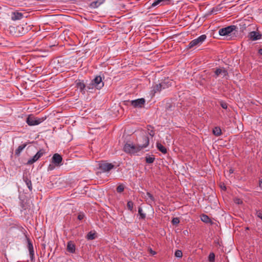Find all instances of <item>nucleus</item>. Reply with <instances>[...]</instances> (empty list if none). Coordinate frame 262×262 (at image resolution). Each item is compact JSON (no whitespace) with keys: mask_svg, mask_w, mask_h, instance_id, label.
<instances>
[{"mask_svg":"<svg viewBox=\"0 0 262 262\" xmlns=\"http://www.w3.org/2000/svg\"><path fill=\"white\" fill-rule=\"evenodd\" d=\"M143 143L134 144L132 143H126L123 147V150L126 154L130 155H139L140 153L144 152L143 149L148 146L149 139L147 137H143Z\"/></svg>","mask_w":262,"mask_h":262,"instance_id":"obj_1","label":"nucleus"},{"mask_svg":"<svg viewBox=\"0 0 262 262\" xmlns=\"http://www.w3.org/2000/svg\"><path fill=\"white\" fill-rule=\"evenodd\" d=\"M104 86V83L102 81L100 76H97L89 84H87L86 89L88 90H93L94 89L97 90L101 89Z\"/></svg>","mask_w":262,"mask_h":262,"instance_id":"obj_2","label":"nucleus"},{"mask_svg":"<svg viewBox=\"0 0 262 262\" xmlns=\"http://www.w3.org/2000/svg\"><path fill=\"white\" fill-rule=\"evenodd\" d=\"M206 35L203 34L191 40L187 46V48L191 49L195 46H200L206 40Z\"/></svg>","mask_w":262,"mask_h":262,"instance_id":"obj_3","label":"nucleus"},{"mask_svg":"<svg viewBox=\"0 0 262 262\" xmlns=\"http://www.w3.org/2000/svg\"><path fill=\"white\" fill-rule=\"evenodd\" d=\"M42 118L35 117L33 115H29L27 118L26 122L30 126L38 125L44 121Z\"/></svg>","mask_w":262,"mask_h":262,"instance_id":"obj_4","label":"nucleus"},{"mask_svg":"<svg viewBox=\"0 0 262 262\" xmlns=\"http://www.w3.org/2000/svg\"><path fill=\"white\" fill-rule=\"evenodd\" d=\"M237 27L234 25H231L225 28H221L219 31V34L221 36L229 35L233 31L236 30Z\"/></svg>","mask_w":262,"mask_h":262,"instance_id":"obj_5","label":"nucleus"},{"mask_svg":"<svg viewBox=\"0 0 262 262\" xmlns=\"http://www.w3.org/2000/svg\"><path fill=\"white\" fill-rule=\"evenodd\" d=\"M45 151L43 149L39 150L32 158H30L27 162V165H31L39 159L44 154Z\"/></svg>","mask_w":262,"mask_h":262,"instance_id":"obj_6","label":"nucleus"},{"mask_svg":"<svg viewBox=\"0 0 262 262\" xmlns=\"http://www.w3.org/2000/svg\"><path fill=\"white\" fill-rule=\"evenodd\" d=\"M130 104L136 108H142L143 107L145 100L144 98H140L130 101Z\"/></svg>","mask_w":262,"mask_h":262,"instance_id":"obj_7","label":"nucleus"},{"mask_svg":"<svg viewBox=\"0 0 262 262\" xmlns=\"http://www.w3.org/2000/svg\"><path fill=\"white\" fill-rule=\"evenodd\" d=\"M27 242V248L29 252V254L31 260H33L34 258V251L33 248V244L31 240L26 236Z\"/></svg>","mask_w":262,"mask_h":262,"instance_id":"obj_8","label":"nucleus"},{"mask_svg":"<svg viewBox=\"0 0 262 262\" xmlns=\"http://www.w3.org/2000/svg\"><path fill=\"white\" fill-rule=\"evenodd\" d=\"M62 161V157L58 154H55L52 158V163L56 166L61 165Z\"/></svg>","mask_w":262,"mask_h":262,"instance_id":"obj_9","label":"nucleus"},{"mask_svg":"<svg viewBox=\"0 0 262 262\" xmlns=\"http://www.w3.org/2000/svg\"><path fill=\"white\" fill-rule=\"evenodd\" d=\"M114 167V165L112 164L106 162H102L99 164V168L103 172L109 171L110 170L113 169Z\"/></svg>","mask_w":262,"mask_h":262,"instance_id":"obj_10","label":"nucleus"},{"mask_svg":"<svg viewBox=\"0 0 262 262\" xmlns=\"http://www.w3.org/2000/svg\"><path fill=\"white\" fill-rule=\"evenodd\" d=\"M75 83L76 88L79 89L82 94H84L85 89L86 88V85H85L84 83L80 80H76Z\"/></svg>","mask_w":262,"mask_h":262,"instance_id":"obj_11","label":"nucleus"},{"mask_svg":"<svg viewBox=\"0 0 262 262\" xmlns=\"http://www.w3.org/2000/svg\"><path fill=\"white\" fill-rule=\"evenodd\" d=\"M24 17V14L19 12H13L12 13L11 19L12 20H17L22 19Z\"/></svg>","mask_w":262,"mask_h":262,"instance_id":"obj_12","label":"nucleus"},{"mask_svg":"<svg viewBox=\"0 0 262 262\" xmlns=\"http://www.w3.org/2000/svg\"><path fill=\"white\" fill-rule=\"evenodd\" d=\"M261 34L256 31H252L249 33V37L252 40H256L261 38Z\"/></svg>","mask_w":262,"mask_h":262,"instance_id":"obj_13","label":"nucleus"},{"mask_svg":"<svg viewBox=\"0 0 262 262\" xmlns=\"http://www.w3.org/2000/svg\"><path fill=\"white\" fill-rule=\"evenodd\" d=\"M215 75L216 76L222 75L223 76V77H226V76L228 75V72L224 68H218L216 69L215 71Z\"/></svg>","mask_w":262,"mask_h":262,"instance_id":"obj_14","label":"nucleus"},{"mask_svg":"<svg viewBox=\"0 0 262 262\" xmlns=\"http://www.w3.org/2000/svg\"><path fill=\"white\" fill-rule=\"evenodd\" d=\"M144 198L147 203L150 205L154 203L155 200L153 195L148 192L144 195Z\"/></svg>","mask_w":262,"mask_h":262,"instance_id":"obj_15","label":"nucleus"},{"mask_svg":"<svg viewBox=\"0 0 262 262\" xmlns=\"http://www.w3.org/2000/svg\"><path fill=\"white\" fill-rule=\"evenodd\" d=\"M67 250L71 253L75 252V246L72 241H70L68 243Z\"/></svg>","mask_w":262,"mask_h":262,"instance_id":"obj_16","label":"nucleus"},{"mask_svg":"<svg viewBox=\"0 0 262 262\" xmlns=\"http://www.w3.org/2000/svg\"><path fill=\"white\" fill-rule=\"evenodd\" d=\"M172 81L167 79L164 80L163 82L160 83L162 87L163 90L168 88L172 85Z\"/></svg>","mask_w":262,"mask_h":262,"instance_id":"obj_17","label":"nucleus"},{"mask_svg":"<svg viewBox=\"0 0 262 262\" xmlns=\"http://www.w3.org/2000/svg\"><path fill=\"white\" fill-rule=\"evenodd\" d=\"M163 90L161 83L156 84L152 88L151 92L155 94L158 92H160Z\"/></svg>","mask_w":262,"mask_h":262,"instance_id":"obj_18","label":"nucleus"},{"mask_svg":"<svg viewBox=\"0 0 262 262\" xmlns=\"http://www.w3.org/2000/svg\"><path fill=\"white\" fill-rule=\"evenodd\" d=\"M27 146V144H23L20 145H19L18 148L15 150V155L17 156H19L21 151L23 150V149L26 147Z\"/></svg>","mask_w":262,"mask_h":262,"instance_id":"obj_19","label":"nucleus"},{"mask_svg":"<svg viewBox=\"0 0 262 262\" xmlns=\"http://www.w3.org/2000/svg\"><path fill=\"white\" fill-rule=\"evenodd\" d=\"M157 148L158 149L159 151H160L163 154H166L167 152L166 148L162 145L160 143H157L156 144Z\"/></svg>","mask_w":262,"mask_h":262,"instance_id":"obj_20","label":"nucleus"},{"mask_svg":"<svg viewBox=\"0 0 262 262\" xmlns=\"http://www.w3.org/2000/svg\"><path fill=\"white\" fill-rule=\"evenodd\" d=\"M201 221L204 223H208L211 222L210 218L206 214H202L201 216Z\"/></svg>","mask_w":262,"mask_h":262,"instance_id":"obj_21","label":"nucleus"},{"mask_svg":"<svg viewBox=\"0 0 262 262\" xmlns=\"http://www.w3.org/2000/svg\"><path fill=\"white\" fill-rule=\"evenodd\" d=\"M213 133L214 135H215L216 136H219L221 135L222 134V131H221V128L219 127H214V128L213 129Z\"/></svg>","mask_w":262,"mask_h":262,"instance_id":"obj_22","label":"nucleus"},{"mask_svg":"<svg viewBox=\"0 0 262 262\" xmlns=\"http://www.w3.org/2000/svg\"><path fill=\"white\" fill-rule=\"evenodd\" d=\"M103 1H94L92 2L91 4V6L93 8H97L99 7L101 4H102Z\"/></svg>","mask_w":262,"mask_h":262,"instance_id":"obj_23","label":"nucleus"},{"mask_svg":"<svg viewBox=\"0 0 262 262\" xmlns=\"http://www.w3.org/2000/svg\"><path fill=\"white\" fill-rule=\"evenodd\" d=\"M96 237L95 233L92 231H90L86 235V238L88 240H92L95 239Z\"/></svg>","mask_w":262,"mask_h":262,"instance_id":"obj_24","label":"nucleus"},{"mask_svg":"<svg viewBox=\"0 0 262 262\" xmlns=\"http://www.w3.org/2000/svg\"><path fill=\"white\" fill-rule=\"evenodd\" d=\"M24 181H25L26 184L28 188H29V189L30 191H31L32 189V183H31V180L26 178V179H24Z\"/></svg>","mask_w":262,"mask_h":262,"instance_id":"obj_25","label":"nucleus"},{"mask_svg":"<svg viewBox=\"0 0 262 262\" xmlns=\"http://www.w3.org/2000/svg\"><path fill=\"white\" fill-rule=\"evenodd\" d=\"M208 260L209 262H214L215 260V254L212 252L209 255Z\"/></svg>","mask_w":262,"mask_h":262,"instance_id":"obj_26","label":"nucleus"},{"mask_svg":"<svg viewBox=\"0 0 262 262\" xmlns=\"http://www.w3.org/2000/svg\"><path fill=\"white\" fill-rule=\"evenodd\" d=\"M138 213L140 214L141 218L144 219L146 214L143 212V210L141 207L138 208Z\"/></svg>","mask_w":262,"mask_h":262,"instance_id":"obj_27","label":"nucleus"},{"mask_svg":"<svg viewBox=\"0 0 262 262\" xmlns=\"http://www.w3.org/2000/svg\"><path fill=\"white\" fill-rule=\"evenodd\" d=\"M155 160V158L152 157H146V162L147 163L150 164L154 162Z\"/></svg>","mask_w":262,"mask_h":262,"instance_id":"obj_28","label":"nucleus"},{"mask_svg":"<svg viewBox=\"0 0 262 262\" xmlns=\"http://www.w3.org/2000/svg\"><path fill=\"white\" fill-rule=\"evenodd\" d=\"M127 206L128 210L132 211L134 207V203L132 201H128Z\"/></svg>","mask_w":262,"mask_h":262,"instance_id":"obj_29","label":"nucleus"},{"mask_svg":"<svg viewBox=\"0 0 262 262\" xmlns=\"http://www.w3.org/2000/svg\"><path fill=\"white\" fill-rule=\"evenodd\" d=\"M174 255L177 257L181 258L182 257V252L181 250H176L174 253Z\"/></svg>","mask_w":262,"mask_h":262,"instance_id":"obj_30","label":"nucleus"},{"mask_svg":"<svg viewBox=\"0 0 262 262\" xmlns=\"http://www.w3.org/2000/svg\"><path fill=\"white\" fill-rule=\"evenodd\" d=\"M157 6H161L160 0H155L154 3L151 4L152 7H155Z\"/></svg>","mask_w":262,"mask_h":262,"instance_id":"obj_31","label":"nucleus"},{"mask_svg":"<svg viewBox=\"0 0 262 262\" xmlns=\"http://www.w3.org/2000/svg\"><path fill=\"white\" fill-rule=\"evenodd\" d=\"M124 189V187L123 185H120L117 187V191L119 193L122 192Z\"/></svg>","mask_w":262,"mask_h":262,"instance_id":"obj_32","label":"nucleus"},{"mask_svg":"<svg viewBox=\"0 0 262 262\" xmlns=\"http://www.w3.org/2000/svg\"><path fill=\"white\" fill-rule=\"evenodd\" d=\"M160 3H161V5H162V6L167 5L170 2V0H160Z\"/></svg>","mask_w":262,"mask_h":262,"instance_id":"obj_33","label":"nucleus"},{"mask_svg":"<svg viewBox=\"0 0 262 262\" xmlns=\"http://www.w3.org/2000/svg\"><path fill=\"white\" fill-rule=\"evenodd\" d=\"M180 222L179 219L178 217H174L172 220V223L174 224H178Z\"/></svg>","mask_w":262,"mask_h":262,"instance_id":"obj_34","label":"nucleus"},{"mask_svg":"<svg viewBox=\"0 0 262 262\" xmlns=\"http://www.w3.org/2000/svg\"><path fill=\"white\" fill-rule=\"evenodd\" d=\"M77 217L79 220H82L84 217V214L83 213H80L78 214Z\"/></svg>","mask_w":262,"mask_h":262,"instance_id":"obj_35","label":"nucleus"},{"mask_svg":"<svg viewBox=\"0 0 262 262\" xmlns=\"http://www.w3.org/2000/svg\"><path fill=\"white\" fill-rule=\"evenodd\" d=\"M256 215L258 217L260 218L262 220V211H257Z\"/></svg>","mask_w":262,"mask_h":262,"instance_id":"obj_36","label":"nucleus"},{"mask_svg":"<svg viewBox=\"0 0 262 262\" xmlns=\"http://www.w3.org/2000/svg\"><path fill=\"white\" fill-rule=\"evenodd\" d=\"M55 167L53 164H50L48 167L49 170H52L54 169Z\"/></svg>","mask_w":262,"mask_h":262,"instance_id":"obj_37","label":"nucleus"},{"mask_svg":"<svg viewBox=\"0 0 262 262\" xmlns=\"http://www.w3.org/2000/svg\"><path fill=\"white\" fill-rule=\"evenodd\" d=\"M148 250L150 253L152 255H154L156 254V252L155 251L152 250L151 248L149 249Z\"/></svg>","mask_w":262,"mask_h":262,"instance_id":"obj_38","label":"nucleus"},{"mask_svg":"<svg viewBox=\"0 0 262 262\" xmlns=\"http://www.w3.org/2000/svg\"><path fill=\"white\" fill-rule=\"evenodd\" d=\"M221 106L224 108V109H226L227 108V104L225 103H221Z\"/></svg>","mask_w":262,"mask_h":262,"instance_id":"obj_39","label":"nucleus"},{"mask_svg":"<svg viewBox=\"0 0 262 262\" xmlns=\"http://www.w3.org/2000/svg\"><path fill=\"white\" fill-rule=\"evenodd\" d=\"M259 186L260 187L262 188V179L259 181Z\"/></svg>","mask_w":262,"mask_h":262,"instance_id":"obj_40","label":"nucleus"},{"mask_svg":"<svg viewBox=\"0 0 262 262\" xmlns=\"http://www.w3.org/2000/svg\"><path fill=\"white\" fill-rule=\"evenodd\" d=\"M237 204H241L242 203V201L241 200H240L239 199H238L237 200V202H236Z\"/></svg>","mask_w":262,"mask_h":262,"instance_id":"obj_41","label":"nucleus"},{"mask_svg":"<svg viewBox=\"0 0 262 262\" xmlns=\"http://www.w3.org/2000/svg\"><path fill=\"white\" fill-rule=\"evenodd\" d=\"M258 53L260 55H262V49H260L258 50Z\"/></svg>","mask_w":262,"mask_h":262,"instance_id":"obj_42","label":"nucleus"},{"mask_svg":"<svg viewBox=\"0 0 262 262\" xmlns=\"http://www.w3.org/2000/svg\"><path fill=\"white\" fill-rule=\"evenodd\" d=\"M229 171H230V173H232L233 172V170L232 169H230Z\"/></svg>","mask_w":262,"mask_h":262,"instance_id":"obj_43","label":"nucleus"},{"mask_svg":"<svg viewBox=\"0 0 262 262\" xmlns=\"http://www.w3.org/2000/svg\"><path fill=\"white\" fill-rule=\"evenodd\" d=\"M184 233L185 234H186L188 233V232H187V231H184Z\"/></svg>","mask_w":262,"mask_h":262,"instance_id":"obj_44","label":"nucleus"},{"mask_svg":"<svg viewBox=\"0 0 262 262\" xmlns=\"http://www.w3.org/2000/svg\"><path fill=\"white\" fill-rule=\"evenodd\" d=\"M184 233L185 234H186L188 233V232H187V231H184Z\"/></svg>","mask_w":262,"mask_h":262,"instance_id":"obj_45","label":"nucleus"}]
</instances>
